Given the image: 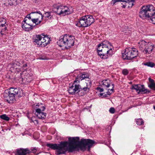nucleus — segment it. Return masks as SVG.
Wrapping results in <instances>:
<instances>
[{"instance_id":"nucleus-12","label":"nucleus","mask_w":155,"mask_h":155,"mask_svg":"<svg viewBox=\"0 0 155 155\" xmlns=\"http://www.w3.org/2000/svg\"><path fill=\"white\" fill-rule=\"evenodd\" d=\"M122 2L121 4L124 8H129L132 7L134 5V0H112L111 4L114 5L116 2Z\"/></svg>"},{"instance_id":"nucleus-38","label":"nucleus","mask_w":155,"mask_h":155,"mask_svg":"<svg viewBox=\"0 0 155 155\" xmlns=\"http://www.w3.org/2000/svg\"><path fill=\"white\" fill-rule=\"evenodd\" d=\"M11 130V128L10 127H9L6 129V130Z\"/></svg>"},{"instance_id":"nucleus-8","label":"nucleus","mask_w":155,"mask_h":155,"mask_svg":"<svg viewBox=\"0 0 155 155\" xmlns=\"http://www.w3.org/2000/svg\"><path fill=\"white\" fill-rule=\"evenodd\" d=\"M154 10L155 8L151 5L143 6L141 9L139 13V16L142 19L148 18L149 19L152 11Z\"/></svg>"},{"instance_id":"nucleus-39","label":"nucleus","mask_w":155,"mask_h":155,"mask_svg":"<svg viewBox=\"0 0 155 155\" xmlns=\"http://www.w3.org/2000/svg\"><path fill=\"white\" fill-rule=\"evenodd\" d=\"M6 153H10V152L9 151H7V152H6Z\"/></svg>"},{"instance_id":"nucleus-1","label":"nucleus","mask_w":155,"mask_h":155,"mask_svg":"<svg viewBox=\"0 0 155 155\" xmlns=\"http://www.w3.org/2000/svg\"><path fill=\"white\" fill-rule=\"evenodd\" d=\"M78 137H69V142H61L60 144L47 143L46 146L54 150H56L57 155L65 154L68 151L72 152L77 148L82 150H85L87 148L90 150V148L95 144L94 141L89 139H82L79 140Z\"/></svg>"},{"instance_id":"nucleus-10","label":"nucleus","mask_w":155,"mask_h":155,"mask_svg":"<svg viewBox=\"0 0 155 155\" xmlns=\"http://www.w3.org/2000/svg\"><path fill=\"white\" fill-rule=\"evenodd\" d=\"M34 108L35 110V114L39 118L44 119L45 118L46 114L43 112L45 108L42 104H38Z\"/></svg>"},{"instance_id":"nucleus-25","label":"nucleus","mask_w":155,"mask_h":155,"mask_svg":"<svg viewBox=\"0 0 155 155\" xmlns=\"http://www.w3.org/2000/svg\"><path fill=\"white\" fill-rule=\"evenodd\" d=\"M123 28H124L125 29L124 31L126 35L130 34L131 31L133 30L132 28H128V27L124 26Z\"/></svg>"},{"instance_id":"nucleus-23","label":"nucleus","mask_w":155,"mask_h":155,"mask_svg":"<svg viewBox=\"0 0 155 155\" xmlns=\"http://www.w3.org/2000/svg\"><path fill=\"white\" fill-rule=\"evenodd\" d=\"M88 76L87 74L83 73L81 75H80L79 77L77 78L76 79L74 82H77L78 81L79 82L80 81H81L85 78H88Z\"/></svg>"},{"instance_id":"nucleus-16","label":"nucleus","mask_w":155,"mask_h":155,"mask_svg":"<svg viewBox=\"0 0 155 155\" xmlns=\"http://www.w3.org/2000/svg\"><path fill=\"white\" fill-rule=\"evenodd\" d=\"M132 88L133 89H135L138 94L140 93L145 94L147 92V90L145 89L144 86L143 85H134L133 86Z\"/></svg>"},{"instance_id":"nucleus-41","label":"nucleus","mask_w":155,"mask_h":155,"mask_svg":"<svg viewBox=\"0 0 155 155\" xmlns=\"http://www.w3.org/2000/svg\"><path fill=\"white\" fill-rule=\"evenodd\" d=\"M79 71V70H75V71H74V72H75L76 71Z\"/></svg>"},{"instance_id":"nucleus-9","label":"nucleus","mask_w":155,"mask_h":155,"mask_svg":"<svg viewBox=\"0 0 155 155\" xmlns=\"http://www.w3.org/2000/svg\"><path fill=\"white\" fill-rule=\"evenodd\" d=\"M54 10L58 14L63 16L71 14L73 12V9L71 7L62 5H58Z\"/></svg>"},{"instance_id":"nucleus-32","label":"nucleus","mask_w":155,"mask_h":155,"mask_svg":"<svg viewBox=\"0 0 155 155\" xmlns=\"http://www.w3.org/2000/svg\"><path fill=\"white\" fill-rule=\"evenodd\" d=\"M149 87L151 88L154 90L155 89V84L153 83H151L149 85Z\"/></svg>"},{"instance_id":"nucleus-29","label":"nucleus","mask_w":155,"mask_h":155,"mask_svg":"<svg viewBox=\"0 0 155 155\" xmlns=\"http://www.w3.org/2000/svg\"><path fill=\"white\" fill-rule=\"evenodd\" d=\"M0 117L5 120L6 121H8L9 120V117H8L7 115H6V114H3L0 116Z\"/></svg>"},{"instance_id":"nucleus-4","label":"nucleus","mask_w":155,"mask_h":155,"mask_svg":"<svg viewBox=\"0 0 155 155\" xmlns=\"http://www.w3.org/2000/svg\"><path fill=\"white\" fill-rule=\"evenodd\" d=\"M74 36L66 35L61 36L58 43L61 47L64 46L66 48H70L74 45Z\"/></svg>"},{"instance_id":"nucleus-13","label":"nucleus","mask_w":155,"mask_h":155,"mask_svg":"<svg viewBox=\"0 0 155 155\" xmlns=\"http://www.w3.org/2000/svg\"><path fill=\"white\" fill-rule=\"evenodd\" d=\"M74 82L69 84L68 90V93L71 94H74L76 92L80 91L81 89V86L79 84H76Z\"/></svg>"},{"instance_id":"nucleus-28","label":"nucleus","mask_w":155,"mask_h":155,"mask_svg":"<svg viewBox=\"0 0 155 155\" xmlns=\"http://www.w3.org/2000/svg\"><path fill=\"white\" fill-rule=\"evenodd\" d=\"M31 122H33L35 125L38 124V121L36 118L35 117H32L30 119Z\"/></svg>"},{"instance_id":"nucleus-21","label":"nucleus","mask_w":155,"mask_h":155,"mask_svg":"<svg viewBox=\"0 0 155 155\" xmlns=\"http://www.w3.org/2000/svg\"><path fill=\"white\" fill-rule=\"evenodd\" d=\"M111 84L110 81L109 79H105L102 81L100 84L104 87H109Z\"/></svg>"},{"instance_id":"nucleus-2","label":"nucleus","mask_w":155,"mask_h":155,"mask_svg":"<svg viewBox=\"0 0 155 155\" xmlns=\"http://www.w3.org/2000/svg\"><path fill=\"white\" fill-rule=\"evenodd\" d=\"M114 48L110 42L104 41L97 45V52L102 58L106 59L114 54Z\"/></svg>"},{"instance_id":"nucleus-15","label":"nucleus","mask_w":155,"mask_h":155,"mask_svg":"<svg viewBox=\"0 0 155 155\" xmlns=\"http://www.w3.org/2000/svg\"><path fill=\"white\" fill-rule=\"evenodd\" d=\"M22 28L26 31H29L33 29L34 26H33L29 23L28 21L25 18L22 22Z\"/></svg>"},{"instance_id":"nucleus-22","label":"nucleus","mask_w":155,"mask_h":155,"mask_svg":"<svg viewBox=\"0 0 155 155\" xmlns=\"http://www.w3.org/2000/svg\"><path fill=\"white\" fill-rule=\"evenodd\" d=\"M112 88L111 89H108V91L107 92V94L103 93H101L100 95L101 96H103L104 97H108L107 95H110L112 93L114 92V84H112Z\"/></svg>"},{"instance_id":"nucleus-7","label":"nucleus","mask_w":155,"mask_h":155,"mask_svg":"<svg viewBox=\"0 0 155 155\" xmlns=\"http://www.w3.org/2000/svg\"><path fill=\"white\" fill-rule=\"evenodd\" d=\"M138 55V50L135 48L129 47L126 48L124 53H122V58L124 59L131 60Z\"/></svg>"},{"instance_id":"nucleus-26","label":"nucleus","mask_w":155,"mask_h":155,"mask_svg":"<svg viewBox=\"0 0 155 155\" xmlns=\"http://www.w3.org/2000/svg\"><path fill=\"white\" fill-rule=\"evenodd\" d=\"M150 19L153 24H155V12L152 13L150 15L149 19Z\"/></svg>"},{"instance_id":"nucleus-36","label":"nucleus","mask_w":155,"mask_h":155,"mask_svg":"<svg viewBox=\"0 0 155 155\" xmlns=\"http://www.w3.org/2000/svg\"><path fill=\"white\" fill-rule=\"evenodd\" d=\"M30 15V14L29 15H28L27 16V18H28L29 19H31V16L30 15Z\"/></svg>"},{"instance_id":"nucleus-18","label":"nucleus","mask_w":155,"mask_h":155,"mask_svg":"<svg viewBox=\"0 0 155 155\" xmlns=\"http://www.w3.org/2000/svg\"><path fill=\"white\" fill-rule=\"evenodd\" d=\"M29 150L28 148H19L16 150L15 153V155H27L29 154Z\"/></svg>"},{"instance_id":"nucleus-6","label":"nucleus","mask_w":155,"mask_h":155,"mask_svg":"<svg viewBox=\"0 0 155 155\" xmlns=\"http://www.w3.org/2000/svg\"><path fill=\"white\" fill-rule=\"evenodd\" d=\"M94 21V19L92 16L86 15L81 18L76 25L79 27H86L91 25Z\"/></svg>"},{"instance_id":"nucleus-19","label":"nucleus","mask_w":155,"mask_h":155,"mask_svg":"<svg viewBox=\"0 0 155 155\" xmlns=\"http://www.w3.org/2000/svg\"><path fill=\"white\" fill-rule=\"evenodd\" d=\"M19 63L18 61H15L14 63L9 64L10 69L12 72L15 71L17 69L20 68V66L19 65Z\"/></svg>"},{"instance_id":"nucleus-34","label":"nucleus","mask_w":155,"mask_h":155,"mask_svg":"<svg viewBox=\"0 0 155 155\" xmlns=\"http://www.w3.org/2000/svg\"><path fill=\"white\" fill-rule=\"evenodd\" d=\"M109 112L111 114H114L115 112V109L113 107H111L109 109Z\"/></svg>"},{"instance_id":"nucleus-27","label":"nucleus","mask_w":155,"mask_h":155,"mask_svg":"<svg viewBox=\"0 0 155 155\" xmlns=\"http://www.w3.org/2000/svg\"><path fill=\"white\" fill-rule=\"evenodd\" d=\"M91 82L90 81L89 82V84H88L87 83L86 87H84L83 88V89L85 92H88L89 91L90 87L91 86Z\"/></svg>"},{"instance_id":"nucleus-3","label":"nucleus","mask_w":155,"mask_h":155,"mask_svg":"<svg viewBox=\"0 0 155 155\" xmlns=\"http://www.w3.org/2000/svg\"><path fill=\"white\" fill-rule=\"evenodd\" d=\"M22 89L19 88H10L9 89V98L6 99L4 97L5 100L8 103H12L15 101V98L21 97L22 94Z\"/></svg>"},{"instance_id":"nucleus-37","label":"nucleus","mask_w":155,"mask_h":155,"mask_svg":"<svg viewBox=\"0 0 155 155\" xmlns=\"http://www.w3.org/2000/svg\"><path fill=\"white\" fill-rule=\"evenodd\" d=\"M149 81L151 83H153V80L152 79H150V78H149Z\"/></svg>"},{"instance_id":"nucleus-24","label":"nucleus","mask_w":155,"mask_h":155,"mask_svg":"<svg viewBox=\"0 0 155 155\" xmlns=\"http://www.w3.org/2000/svg\"><path fill=\"white\" fill-rule=\"evenodd\" d=\"M51 12H47L44 14L43 15V18H46V19L48 20L51 19L52 18V15L51 14Z\"/></svg>"},{"instance_id":"nucleus-17","label":"nucleus","mask_w":155,"mask_h":155,"mask_svg":"<svg viewBox=\"0 0 155 155\" xmlns=\"http://www.w3.org/2000/svg\"><path fill=\"white\" fill-rule=\"evenodd\" d=\"M155 48V45L151 43L148 42L144 51L146 54H149L153 51Z\"/></svg>"},{"instance_id":"nucleus-5","label":"nucleus","mask_w":155,"mask_h":155,"mask_svg":"<svg viewBox=\"0 0 155 155\" xmlns=\"http://www.w3.org/2000/svg\"><path fill=\"white\" fill-rule=\"evenodd\" d=\"M34 42L40 47H45L50 43V38L47 35H36L33 37Z\"/></svg>"},{"instance_id":"nucleus-35","label":"nucleus","mask_w":155,"mask_h":155,"mask_svg":"<svg viewBox=\"0 0 155 155\" xmlns=\"http://www.w3.org/2000/svg\"><path fill=\"white\" fill-rule=\"evenodd\" d=\"M97 90L99 91L102 92L104 91V89L102 88H101L100 87H98L97 88Z\"/></svg>"},{"instance_id":"nucleus-31","label":"nucleus","mask_w":155,"mask_h":155,"mask_svg":"<svg viewBox=\"0 0 155 155\" xmlns=\"http://www.w3.org/2000/svg\"><path fill=\"white\" fill-rule=\"evenodd\" d=\"M137 125H140L143 124L144 122L142 119H138L137 120Z\"/></svg>"},{"instance_id":"nucleus-20","label":"nucleus","mask_w":155,"mask_h":155,"mask_svg":"<svg viewBox=\"0 0 155 155\" xmlns=\"http://www.w3.org/2000/svg\"><path fill=\"white\" fill-rule=\"evenodd\" d=\"M148 43L144 40H141L138 43V46L140 50L142 51H144L146 49Z\"/></svg>"},{"instance_id":"nucleus-11","label":"nucleus","mask_w":155,"mask_h":155,"mask_svg":"<svg viewBox=\"0 0 155 155\" xmlns=\"http://www.w3.org/2000/svg\"><path fill=\"white\" fill-rule=\"evenodd\" d=\"M34 18L31 19L32 21L36 25L40 24L43 18V15L40 11L32 12L30 13Z\"/></svg>"},{"instance_id":"nucleus-14","label":"nucleus","mask_w":155,"mask_h":155,"mask_svg":"<svg viewBox=\"0 0 155 155\" xmlns=\"http://www.w3.org/2000/svg\"><path fill=\"white\" fill-rule=\"evenodd\" d=\"M6 20L3 18H0V36H2L4 34L2 33L7 30V24H6Z\"/></svg>"},{"instance_id":"nucleus-33","label":"nucleus","mask_w":155,"mask_h":155,"mask_svg":"<svg viewBox=\"0 0 155 155\" xmlns=\"http://www.w3.org/2000/svg\"><path fill=\"white\" fill-rule=\"evenodd\" d=\"M122 73L124 75H127L128 73V70L126 69H124L122 71Z\"/></svg>"},{"instance_id":"nucleus-40","label":"nucleus","mask_w":155,"mask_h":155,"mask_svg":"<svg viewBox=\"0 0 155 155\" xmlns=\"http://www.w3.org/2000/svg\"><path fill=\"white\" fill-rule=\"evenodd\" d=\"M153 107L154 109L155 110V106H153Z\"/></svg>"},{"instance_id":"nucleus-30","label":"nucleus","mask_w":155,"mask_h":155,"mask_svg":"<svg viewBox=\"0 0 155 155\" xmlns=\"http://www.w3.org/2000/svg\"><path fill=\"white\" fill-rule=\"evenodd\" d=\"M144 64L146 66H147L148 67H153L155 65L152 62H147L146 63H144Z\"/></svg>"}]
</instances>
